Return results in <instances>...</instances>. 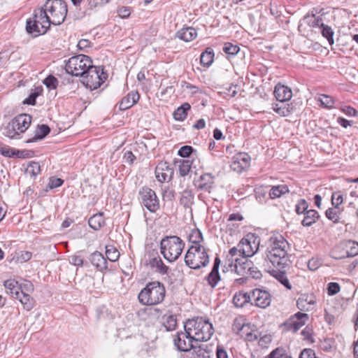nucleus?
Listing matches in <instances>:
<instances>
[{
  "instance_id": "1",
  "label": "nucleus",
  "mask_w": 358,
  "mask_h": 358,
  "mask_svg": "<svg viewBox=\"0 0 358 358\" xmlns=\"http://www.w3.org/2000/svg\"><path fill=\"white\" fill-rule=\"evenodd\" d=\"M289 243L281 235L273 236L266 251L264 262H270L278 270L284 269L288 266Z\"/></svg>"
},
{
  "instance_id": "2",
  "label": "nucleus",
  "mask_w": 358,
  "mask_h": 358,
  "mask_svg": "<svg viewBox=\"0 0 358 358\" xmlns=\"http://www.w3.org/2000/svg\"><path fill=\"white\" fill-rule=\"evenodd\" d=\"M185 330L195 343L208 341L214 332L212 324L202 317L187 320Z\"/></svg>"
},
{
  "instance_id": "3",
  "label": "nucleus",
  "mask_w": 358,
  "mask_h": 358,
  "mask_svg": "<svg viewBox=\"0 0 358 358\" xmlns=\"http://www.w3.org/2000/svg\"><path fill=\"white\" fill-rule=\"evenodd\" d=\"M165 294L164 285L159 281H153L148 283L141 289L138 295V299L142 305L155 306L163 301Z\"/></svg>"
},
{
  "instance_id": "4",
  "label": "nucleus",
  "mask_w": 358,
  "mask_h": 358,
  "mask_svg": "<svg viewBox=\"0 0 358 358\" xmlns=\"http://www.w3.org/2000/svg\"><path fill=\"white\" fill-rule=\"evenodd\" d=\"M50 24L48 16L43 7H41L35 9L32 17L27 20L26 30L34 36H38L45 34Z\"/></svg>"
},
{
  "instance_id": "5",
  "label": "nucleus",
  "mask_w": 358,
  "mask_h": 358,
  "mask_svg": "<svg viewBox=\"0 0 358 358\" xmlns=\"http://www.w3.org/2000/svg\"><path fill=\"white\" fill-rule=\"evenodd\" d=\"M185 247L182 240L176 236H166L160 242L161 253L170 262H173L180 256Z\"/></svg>"
},
{
  "instance_id": "6",
  "label": "nucleus",
  "mask_w": 358,
  "mask_h": 358,
  "mask_svg": "<svg viewBox=\"0 0 358 358\" xmlns=\"http://www.w3.org/2000/svg\"><path fill=\"white\" fill-rule=\"evenodd\" d=\"M31 120V116L28 114L17 115L1 128L3 135L10 138H17L29 127Z\"/></svg>"
},
{
  "instance_id": "7",
  "label": "nucleus",
  "mask_w": 358,
  "mask_h": 358,
  "mask_svg": "<svg viewBox=\"0 0 358 358\" xmlns=\"http://www.w3.org/2000/svg\"><path fill=\"white\" fill-rule=\"evenodd\" d=\"M51 24L59 25L65 20L68 9L66 2L63 0H47L43 6Z\"/></svg>"
},
{
  "instance_id": "8",
  "label": "nucleus",
  "mask_w": 358,
  "mask_h": 358,
  "mask_svg": "<svg viewBox=\"0 0 358 358\" xmlns=\"http://www.w3.org/2000/svg\"><path fill=\"white\" fill-rule=\"evenodd\" d=\"M185 262L189 268L199 269L208 265L209 256L204 246H190L185 255Z\"/></svg>"
},
{
  "instance_id": "9",
  "label": "nucleus",
  "mask_w": 358,
  "mask_h": 358,
  "mask_svg": "<svg viewBox=\"0 0 358 358\" xmlns=\"http://www.w3.org/2000/svg\"><path fill=\"white\" fill-rule=\"evenodd\" d=\"M91 58L85 55L71 57L66 64L67 73L74 76H82L92 66Z\"/></svg>"
},
{
  "instance_id": "10",
  "label": "nucleus",
  "mask_w": 358,
  "mask_h": 358,
  "mask_svg": "<svg viewBox=\"0 0 358 358\" xmlns=\"http://www.w3.org/2000/svg\"><path fill=\"white\" fill-rule=\"evenodd\" d=\"M81 77L83 85L91 90H94L98 89L104 83L108 75L101 66L92 65Z\"/></svg>"
},
{
  "instance_id": "11",
  "label": "nucleus",
  "mask_w": 358,
  "mask_h": 358,
  "mask_svg": "<svg viewBox=\"0 0 358 358\" xmlns=\"http://www.w3.org/2000/svg\"><path fill=\"white\" fill-rule=\"evenodd\" d=\"M260 239L254 234L249 233L238 243L241 257H252L259 250Z\"/></svg>"
},
{
  "instance_id": "12",
  "label": "nucleus",
  "mask_w": 358,
  "mask_h": 358,
  "mask_svg": "<svg viewBox=\"0 0 358 358\" xmlns=\"http://www.w3.org/2000/svg\"><path fill=\"white\" fill-rule=\"evenodd\" d=\"M139 199L142 205L152 213L159 208V201L155 191L148 187H143L139 190Z\"/></svg>"
},
{
  "instance_id": "13",
  "label": "nucleus",
  "mask_w": 358,
  "mask_h": 358,
  "mask_svg": "<svg viewBox=\"0 0 358 358\" xmlns=\"http://www.w3.org/2000/svg\"><path fill=\"white\" fill-rule=\"evenodd\" d=\"M174 345L181 352H188L195 348V341L190 338L187 331L178 332L173 338Z\"/></svg>"
},
{
  "instance_id": "14",
  "label": "nucleus",
  "mask_w": 358,
  "mask_h": 358,
  "mask_svg": "<svg viewBox=\"0 0 358 358\" xmlns=\"http://www.w3.org/2000/svg\"><path fill=\"white\" fill-rule=\"evenodd\" d=\"M308 319V316L306 313L299 312L292 316L283 325L287 331L295 333L306 324Z\"/></svg>"
},
{
  "instance_id": "15",
  "label": "nucleus",
  "mask_w": 358,
  "mask_h": 358,
  "mask_svg": "<svg viewBox=\"0 0 358 358\" xmlns=\"http://www.w3.org/2000/svg\"><path fill=\"white\" fill-rule=\"evenodd\" d=\"M250 296L251 301L252 300L255 305L257 307L265 308L271 304V294L265 290L255 289L252 290Z\"/></svg>"
},
{
  "instance_id": "16",
  "label": "nucleus",
  "mask_w": 358,
  "mask_h": 358,
  "mask_svg": "<svg viewBox=\"0 0 358 358\" xmlns=\"http://www.w3.org/2000/svg\"><path fill=\"white\" fill-rule=\"evenodd\" d=\"M342 248L345 252L341 255L337 254L338 248H335L332 251V257L335 259H343L345 257H352L358 255V243L353 241H348L345 242Z\"/></svg>"
},
{
  "instance_id": "17",
  "label": "nucleus",
  "mask_w": 358,
  "mask_h": 358,
  "mask_svg": "<svg viewBox=\"0 0 358 358\" xmlns=\"http://www.w3.org/2000/svg\"><path fill=\"white\" fill-rule=\"evenodd\" d=\"M173 175V169L166 162H159L155 168V176L160 182L171 180Z\"/></svg>"
},
{
  "instance_id": "18",
  "label": "nucleus",
  "mask_w": 358,
  "mask_h": 358,
  "mask_svg": "<svg viewBox=\"0 0 358 358\" xmlns=\"http://www.w3.org/2000/svg\"><path fill=\"white\" fill-rule=\"evenodd\" d=\"M250 156L244 152L238 153L233 157L231 169L236 172H241L250 166Z\"/></svg>"
},
{
  "instance_id": "19",
  "label": "nucleus",
  "mask_w": 358,
  "mask_h": 358,
  "mask_svg": "<svg viewBox=\"0 0 358 358\" xmlns=\"http://www.w3.org/2000/svg\"><path fill=\"white\" fill-rule=\"evenodd\" d=\"M274 95L275 99L280 102L289 101L292 97V91L290 87L278 83L274 90Z\"/></svg>"
},
{
  "instance_id": "20",
  "label": "nucleus",
  "mask_w": 358,
  "mask_h": 358,
  "mask_svg": "<svg viewBox=\"0 0 358 358\" xmlns=\"http://www.w3.org/2000/svg\"><path fill=\"white\" fill-rule=\"evenodd\" d=\"M231 262V264L234 262V270L239 275H244L251 269L250 262L245 257H235Z\"/></svg>"
},
{
  "instance_id": "21",
  "label": "nucleus",
  "mask_w": 358,
  "mask_h": 358,
  "mask_svg": "<svg viewBox=\"0 0 358 358\" xmlns=\"http://www.w3.org/2000/svg\"><path fill=\"white\" fill-rule=\"evenodd\" d=\"M220 263V259L218 257H216L214 260L213 268L210 273L206 278L208 285L211 287H215L217 282L220 280V275L219 273V267Z\"/></svg>"
},
{
  "instance_id": "22",
  "label": "nucleus",
  "mask_w": 358,
  "mask_h": 358,
  "mask_svg": "<svg viewBox=\"0 0 358 358\" xmlns=\"http://www.w3.org/2000/svg\"><path fill=\"white\" fill-rule=\"evenodd\" d=\"M315 299L313 295H302L296 301L297 308L301 311H310L314 308Z\"/></svg>"
},
{
  "instance_id": "23",
  "label": "nucleus",
  "mask_w": 358,
  "mask_h": 358,
  "mask_svg": "<svg viewBox=\"0 0 358 358\" xmlns=\"http://www.w3.org/2000/svg\"><path fill=\"white\" fill-rule=\"evenodd\" d=\"M6 293L13 298H19L22 294V287L17 281L14 279H9L3 282Z\"/></svg>"
},
{
  "instance_id": "24",
  "label": "nucleus",
  "mask_w": 358,
  "mask_h": 358,
  "mask_svg": "<svg viewBox=\"0 0 358 358\" xmlns=\"http://www.w3.org/2000/svg\"><path fill=\"white\" fill-rule=\"evenodd\" d=\"M139 94L137 92H131L126 96L123 97L120 103L119 108L121 110H124L133 106L139 99Z\"/></svg>"
},
{
  "instance_id": "25",
  "label": "nucleus",
  "mask_w": 358,
  "mask_h": 358,
  "mask_svg": "<svg viewBox=\"0 0 358 358\" xmlns=\"http://www.w3.org/2000/svg\"><path fill=\"white\" fill-rule=\"evenodd\" d=\"M90 260L93 266H94L98 270L103 271L107 269V261L103 255L96 251L90 255Z\"/></svg>"
},
{
  "instance_id": "26",
  "label": "nucleus",
  "mask_w": 358,
  "mask_h": 358,
  "mask_svg": "<svg viewBox=\"0 0 358 358\" xmlns=\"http://www.w3.org/2000/svg\"><path fill=\"white\" fill-rule=\"evenodd\" d=\"M197 36L196 30L193 27H185L178 30L176 36L185 42L194 40Z\"/></svg>"
},
{
  "instance_id": "27",
  "label": "nucleus",
  "mask_w": 358,
  "mask_h": 358,
  "mask_svg": "<svg viewBox=\"0 0 358 358\" xmlns=\"http://www.w3.org/2000/svg\"><path fill=\"white\" fill-rule=\"evenodd\" d=\"M250 301H251L250 294L244 292L236 293L233 298V302L237 308H242L245 304Z\"/></svg>"
},
{
  "instance_id": "28",
  "label": "nucleus",
  "mask_w": 358,
  "mask_h": 358,
  "mask_svg": "<svg viewBox=\"0 0 358 358\" xmlns=\"http://www.w3.org/2000/svg\"><path fill=\"white\" fill-rule=\"evenodd\" d=\"M215 177L211 173H205L200 176L201 184L199 186V188L210 192V189L213 187V185L214 183Z\"/></svg>"
},
{
  "instance_id": "29",
  "label": "nucleus",
  "mask_w": 358,
  "mask_h": 358,
  "mask_svg": "<svg viewBox=\"0 0 358 358\" xmlns=\"http://www.w3.org/2000/svg\"><path fill=\"white\" fill-rule=\"evenodd\" d=\"M305 217L301 222L303 226L310 227L319 218V213L315 210H308L305 213Z\"/></svg>"
},
{
  "instance_id": "30",
  "label": "nucleus",
  "mask_w": 358,
  "mask_h": 358,
  "mask_svg": "<svg viewBox=\"0 0 358 358\" xmlns=\"http://www.w3.org/2000/svg\"><path fill=\"white\" fill-rule=\"evenodd\" d=\"M150 265L152 268H155L157 272L161 274L166 273L169 270V267L164 264L159 257L152 258L150 260Z\"/></svg>"
},
{
  "instance_id": "31",
  "label": "nucleus",
  "mask_w": 358,
  "mask_h": 358,
  "mask_svg": "<svg viewBox=\"0 0 358 358\" xmlns=\"http://www.w3.org/2000/svg\"><path fill=\"white\" fill-rule=\"evenodd\" d=\"M191 108V106L188 103H184L182 106L178 107L173 113V117L176 120L182 121L187 115V111Z\"/></svg>"
},
{
  "instance_id": "32",
  "label": "nucleus",
  "mask_w": 358,
  "mask_h": 358,
  "mask_svg": "<svg viewBox=\"0 0 358 358\" xmlns=\"http://www.w3.org/2000/svg\"><path fill=\"white\" fill-rule=\"evenodd\" d=\"M50 131V127L46 124H41L38 126L36 129L35 130V134L34 137L30 139L29 141L34 142L38 140H41L44 138Z\"/></svg>"
},
{
  "instance_id": "33",
  "label": "nucleus",
  "mask_w": 358,
  "mask_h": 358,
  "mask_svg": "<svg viewBox=\"0 0 358 358\" xmlns=\"http://www.w3.org/2000/svg\"><path fill=\"white\" fill-rule=\"evenodd\" d=\"M89 225L94 230H99L104 224L103 215L101 213L92 216L88 221Z\"/></svg>"
},
{
  "instance_id": "34",
  "label": "nucleus",
  "mask_w": 358,
  "mask_h": 358,
  "mask_svg": "<svg viewBox=\"0 0 358 358\" xmlns=\"http://www.w3.org/2000/svg\"><path fill=\"white\" fill-rule=\"evenodd\" d=\"M288 192L289 188L287 185H277L272 187V188L270 189L269 196L271 199H276Z\"/></svg>"
},
{
  "instance_id": "35",
  "label": "nucleus",
  "mask_w": 358,
  "mask_h": 358,
  "mask_svg": "<svg viewBox=\"0 0 358 358\" xmlns=\"http://www.w3.org/2000/svg\"><path fill=\"white\" fill-rule=\"evenodd\" d=\"M16 299L20 301L25 310H30L34 308V300L28 294L24 293L23 290L20 296Z\"/></svg>"
},
{
  "instance_id": "36",
  "label": "nucleus",
  "mask_w": 358,
  "mask_h": 358,
  "mask_svg": "<svg viewBox=\"0 0 358 358\" xmlns=\"http://www.w3.org/2000/svg\"><path fill=\"white\" fill-rule=\"evenodd\" d=\"M214 59V52L213 50L208 48L206 51L202 52L200 57V62L202 65L204 66H209L213 62Z\"/></svg>"
},
{
  "instance_id": "37",
  "label": "nucleus",
  "mask_w": 358,
  "mask_h": 358,
  "mask_svg": "<svg viewBox=\"0 0 358 358\" xmlns=\"http://www.w3.org/2000/svg\"><path fill=\"white\" fill-rule=\"evenodd\" d=\"M194 200V194L192 190L185 189L182 194L180 197V203L183 205L185 208H189L190 206L193 203Z\"/></svg>"
},
{
  "instance_id": "38",
  "label": "nucleus",
  "mask_w": 358,
  "mask_h": 358,
  "mask_svg": "<svg viewBox=\"0 0 358 358\" xmlns=\"http://www.w3.org/2000/svg\"><path fill=\"white\" fill-rule=\"evenodd\" d=\"M189 241L192 243L191 246L201 245L200 243L203 241V236L201 231L198 229L192 230L189 235Z\"/></svg>"
},
{
  "instance_id": "39",
  "label": "nucleus",
  "mask_w": 358,
  "mask_h": 358,
  "mask_svg": "<svg viewBox=\"0 0 358 358\" xmlns=\"http://www.w3.org/2000/svg\"><path fill=\"white\" fill-rule=\"evenodd\" d=\"M41 172V166L38 162H30L25 169V173L30 177H35Z\"/></svg>"
},
{
  "instance_id": "40",
  "label": "nucleus",
  "mask_w": 358,
  "mask_h": 358,
  "mask_svg": "<svg viewBox=\"0 0 358 358\" xmlns=\"http://www.w3.org/2000/svg\"><path fill=\"white\" fill-rule=\"evenodd\" d=\"M163 324L167 331L175 329L177 324L176 317L173 315H164Z\"/></svg>"
},
{
  "instance_id": "41",
  "label": "nucleus",
  "mask_w": 358,
  "mask_h": 358,
  "mask_svg": "<svg viewBox=\"0 0 358 358\" xmlns=\"http://www.w3.org/2000/svg\"><path fill=\"white\" fill-rule=\"evenodd\" d=\"M179 173L181 176H186L190 171L192 162L189 159H182L179 162Z\"/></svg>"
},
{
  "instance_id": "42",
  "label": "nucleus",
  "mask_w": 358,
  "mask_h": 358,
  "mask_svg": "<svg viewBox=\"0 0 358 358\" xmlns=\"http://www.w3.org/2000/svg\"><path fill=\"white\" fill-rule=\"evenodd\" d=\"M273 110L281 116L286 117L291 113L289 105H279L278 103L273 104Z\"/></svg>"
},
{
  "instance_id": "43",
  "label": "nucleus",
  "mask_w": 358,
  "mask_h": 358,
  "mask_svg": "<svg viewBox=\"0 0 358 358\" xmlns=\"http://www.w3.org/2000/svg\"><path fill=\"white\" fill-rule=\"evenodd\" d=\"M106 258L110 262H115L120 257V252L118 250L113 246L106 247Z\"/></svg>"
},
{
  "instance_id": "44",
  "label": "nucleus",
  "mask_w": 358,
  "mask_h": 358,
  "mask_svg": "<svg viewBox=\"0 0 358 358\" xmlns=\"http://www.w3.org/2000/svg\"><path fill=\"white\" fill-rule=\"evenodd\" d=\"M239 50L240 48L238 45H234L231 43H224L223 47V51L229 56L236 55V54H238Z\"/></svg>"
},
{
  "instance_id": "45",
  "label": "nucleus",
  "mask_w": 358,
  "mask_h": 358,
  "mask_svg": "<svg viewBox=\"0 0 358 358\" xmlns=\"http://www.w3.org/2000/svg\"><path fill=\"white\" fill-rule=\"evenodd\" d=\"M321 33L328 40L329 44L332 45L334 43V31L329 26L323 24L321 27Z\"/></svg>"
},
{
  "instance_id": "46",
  "label": "nucleus",
  "mask_w": 358,
  "mask_h": 358,
  "mask_svg": "<svg viewBox=\"0 0 358 358\" xmlns=\"http://www.w3.org/2000/svg\"><path fill=\"white\" fill-rule=\"evenodd\" d=\"M246 327L244 320L242 317H237L234 320L232 329L234 332L239 334Z\"/></svg>"
},
{
  "instance_id": "47",
  "label": "nucleus",
  "mask_w": 358,
  "mask_h": 358,
  "mask_svg": "<svg viewBox=\"0 0 358 358\" xmlns=\"http://www.w3.org/2000/svg\"><path fill=\"white\" fill-rule=\"evenodd\" d=\"M319 101L322 106L327 108H332L334 105V101L333 98L325 94H322L320 96Z\"/></svg>"
},
{
  "instance_id": "48",
  "label": "nucleus",
  "mask_w": 358,
  "mask_h": 358,
  "mask_svg": "<svg viewBox=\"0 0 358 358\" xmlns=\"http://www.w3.org/2000/svg\"><path fill=\"white\" fill-rule=\"evenodd\" d=\"M326 217L333 221L334 222H337L339 218V210L338 208H336L335 207L329 208L326 210L325 213Z\"/></svg>"
},
{
  "instance_id": "49",
  "label": "nucleus",
  "mask_w": 358,
  "mask_h": 358,
  "mask_svg": "<svg viewBox=\"0 0 358 358\" xmlns=\"http://www.w3.org/2000/svg\"><path fill=\"white\" fill-rule=\"evenodd\" d=\"M43 84L50 90H55L58 85V80L52 75L48 76L43 80Z\"/></svg>"
},
{
  "instance_id": "50",
  "label": "nucleus",
  "mask_w": 358,
  "mask_h": 358,
  "mask_svg": "<svg viewBox=\"0 0 358 358\" xmlns=\"http://www.w3.org/2000/svg\"><path fill=\"white\" fill-rule=\"evenodd\" d=\"M282 269L278 270L279 272L275 275L276 279H278L285 287L288 289H291V285L288 279L286 277L285 272L281 271Z\"/></svg>"
},
{
  "instance_id": "51",
  "label": "nucleus",
  "mask_w": 358,
  "mask_h": 358,
  "mask_svg": "<svg viewBox=\"0 0 358 358\" xmlns=\"http://www.w3.org/2000/svg\"><path fill=\"white\" fill-rule=\"evenodd\" d=\"M308 204L305 199H300L296 205V212L297 214L305 213L308 210Z\"/></svg>"
},
{
  "instance_id": "52",
  "label": "nucleus",
  "mask_w": 358,
  "mask_h": 358,
  "mask_svg": "<svg viewBox=\"0 0 358 358\" xmlns=\"http://www.w3.org/2000/svg\"><path fill=\"white\" fill-rule=\"evenodd\" d=\"M194 349L196 356L195 358H210V352L204 348H202L201 346L197 348L195 345Z\"/></svg>"
},
{
  "instance_id": "53",
  "label": "nucleus",
  "mask_w": 358,
  "mask_h": 358,
  "mask_svg": "<svg viewBox=\"0 0 358 358\" xmlns=\"http://www.w3.org/2000/svg\"><path fill=\"white\" fill-rule=\"evenodd\" d=\"M341 287L337 282H329L327 285V293L329 296L336 294L340 292Z\"/></svg>"
},
{
  "instance_id": "54",
  "label": "nucleus",
  "mask_w": 358,
  "mask_h": 358,
  "mask_svg": "<svg viewBox=\"0 0 358 358\" xmlns=\"http://www.w3.org/2000/svg\"><path fill=\"white\" fill-rule=\"evenodd\" d=\"M343 201V196L340 192H334L331 196L332 205L336 208H338L340 204Z\"/></svg>"
},
{
  "instance_id": "55",
  "label": "nucleus",
  "mask_w": 358,
  "mask_h": 358,
  "mask_svg": "<svg viewBox=\"0 0 358 358\" xmlns=\"http://www.w3.org/2000/svg\"><path fill=\"white\" fill-rule=\"evenodd\" d=\"M268 358H290L285 353L283 349L277 348L274 350L270 355Z\"/></svg>"
},
{
  "instance_id": "56",
  "label": "nucleus",
  "mask_w": 358,
  "mask_h": 358,
  "mask_svg": "<svg viewBox=\"0 0 358 358\" xmlns=\"http://www.w3.org/2000/svg\"><path fill=\"white\" fill-rule=\"evenodd\" d=\"M322 265V261L318 258H312L308 262V267L311 271L317 270Z\"/></svg>"
},
{
  "instance_id": "57",
  "label": "nucleus",
  "mask_w": 358,
  "mask_h": 358,
  "mask_svg": "<svg viewBox=\"0 0 358 358\" xmlns=\"http://www.w3.org/2000/svg\"><path fill=\"white\" fill-rule=\"evenodd\" d=\"M306 19L308 20V23L313 27H318L321 29V27L323 26L324 24L322 22V20L320 18H316L315 15L306 17Z\"/></svg>"
},
{
  "instance_id": "58",
  "label": "nucleus",
  "mask_w": 358,
  "mask_h": 358,
  "mask_svg": "<svg viewBox=\"0 0 358 358\" xmlns=\"http://www.w3.org/2000/svg\"><path fill=\"white\" fill-rule=\"evenodd\" d=\"M193 152V148L189 145H184L180 148L178 150V155L182 157H187L190 155V154Z\"/></svg>"
},
{
  "instance_id": "59",
  "label": "nucleus",
  "mask_w": 358,
  "mask_h": 358,
  "mask_svg": "<svg viewBox=\"0 0 358 358\" xmlns=\"http://www.w3.org/2000/svg\"><path fill=\"white\" fill-rule=\"evenodd\" d=\"M69 262L77 266L83 265V258L80 255H74L69 257Z\"/></svg>"
},
{
  "instance_id": "60",
  "label": "nucleus",
  "mask_w": 358,
  "mask_h": 358,
  "mask_svg": "<svg viewBox=\"0 0 358 358\" xmlns=\"http://www.w3.org/2000/svg\"><path fill=\"white\" fill-rule=\"evenodd\" d=\"M63 183V180L61 178H51L48 183V187L50 189H54L60 187Z\"/></svg>"
},
{
  "instance_id": "61",
  "label": "nucleus",
  "mask_w": 358,
  "mask_h": 358,
  "mask_svg": "<svg viewBox=\"0 0 358 358\" xmlns=\"http://www.w3.org/2000/svg\"><path fill=\"white\" fill-rule=\"evenodd\" d=\"M110 0H88V6L90 9H93L96 6L107 3Z\"/></svg>"
},
{
  "instance_id": "62",
  "label": "nucleus",
  "mask_w": 358,
  "mask_h": 358,
  "mask_svg": "<svg viewBox=\"0 0 358 358\" xmlns=\"http://www.w3.org/2000/svg\"><path fill=\"white\" fill-rule=\"evenodd\" d=\"M0 153L5 157H12L15 155V152L7 146H0Z\"/></svg>"
},
{
  "instance_id": "63",
  "label": "nucleus",
  "mask_w": 358,
  "mask_h": 358,
  "mask_svg": "<svg viewBox=\"0 0 358 358\" xmlns=\"http://www.w3.org/2000/svg\"><path fill=\"white\" fill-rule=\"evenodd\" d=\"M117 13L119 16L122 18H127L131 14L130 8L124 6L120 8L117 10Z\"/></svg>"
},
{
  "instance_id": "64",
  "label": "nucleus",
  "mask_w": 358,
  "mask_h": 358,
  "mask_svg": "<svg viewBox=\"0 0 358 358\" xmlns=\"http://www.w3.org/2000/svg\"><path fill=\"white\" fill-rule=\"evenodd\" d=\"M216 357L217 358H229L227 351L221 346L217 348Z\"/></svg>"
}]
</instances>
